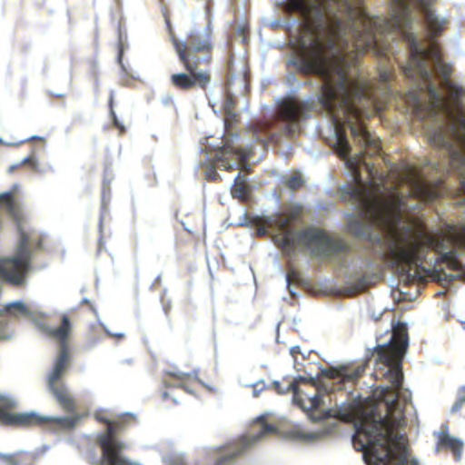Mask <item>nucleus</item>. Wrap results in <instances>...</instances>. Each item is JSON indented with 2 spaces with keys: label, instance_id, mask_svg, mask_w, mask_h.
<instances>
[{
  "label": "nucleus",
  "instance_id": "obj_1",
  "mask_svg": "<svg viewBox=\"0 0 465 465\" xmlns=\"http://www.w3.org/2000/svg\"><path fill=\"white\" fill-rule=\"evenodd\" d=\"M354 182L341 189V198L352 206L349 221V231L357 237L375 238L372 228L380 229L388 238L389 251L403 281L411 283V223H406L404 232H400L399 223L408 207L405 197L411 196V166L403 172L401 179L404 191L391 188L387 190L377 183H366L360 174L353 171Z\"/></svg>",
  "mask_w": 465,
  "mask_h": 465
},
{
  "label": "nucleus",
  "instance_id": "obj_2",
  "mask_svg": "<svg viewBox=\"0 0 465 465\" xmlns=\"http://www.w3.org/2000/svg\"><path fill=\"white\" fill-rule=\"evenodd\" d=\"M27 216L12 193L0 194V285L26 284L34 255L42 250L41 236L26 226Z\"/></svg>",
  "mask_w": 465,
  "mask_h": 465
},
{
  "label": "nucleus",
  "instance_id": "obj_3",
  "mask_svg": "<svg viewBox=\"0 0 465 465\" xmlns=\"http://www.w3.org/2000/svg\"><path fill=\"white\" fill-rule=\"evenodd\" d=\"M9 316L25 318L31 321L37 330L48 338L58 342L59 352L54 370L48 378V387L58 403L69 413H74V399L68 389L59 379L65 373L69 362L68 339L72 333L73 326L67 315L62 314L60 324L54 328L50 326V317L25 305L22 302H15L5 306L0 312V341H9L13 337Z\"/></svg>",
  "mask_w": 465,
  "mask_h": 465
},
{
  "label": "nucleus",
  "instance_id": "obj_4",
  "mask_svg": "<svg viewBox=\"0 0 465 465\" xmlns=\"http://www.w3.org/2000/svg\"><path fill=\"white\" fill-rule=\"evenodd\" d=\"M211 29L199 30L193 28L185 42L173 39V45L188 72L173 74L171 76L172 84L178 90L205 89L210 83L207 66L210 63L212 44L210 42Z\"/></svg>",
  "mask_w": 465,
  "mask_h": 465
},
{
  "label": "nucleus",
  "instance_id": "obj_5",
  "mask_svg": "<svg viewBox=\"0 0 465 465\" xmlns=\"http://www.w3.org/2000/svg\"><path fill=\"white\" fill-rule=\"evenodd\" d=\"M302 213L301 206L292 205L286 214L278 216L275 226L282 236V244L288 248H306L316 255L342 260L349 249L345 242L332 239L314 227L302 230L291 227L290 224L297 221Z\"/></svg>",
  "mask_w": 465,
  "mask_h": 465
},
{
  "label": "nucleus",
  "instance_id": "obj_6",
  "mask_svg": "<svg viewBox=\"0 0 465 465\" xmlns=\"http://www.w3.org/2000/svg\"><path fill=\"white\" fill-rule=\"evenodd\" d=\"M17 407L14 399L0 395V422L6 426L31 427L35 425H47L51 428L72 429L74 428L80 418L77 415L61 418H46L35 413H10Z\"/></svg>",
  "mask_w": 465,
  "mask_h": 465
},
{
  "label": "nucleus",
  "instance_id": "obj_7",
  "mask_svg": "<svg viewBox=\"0 0 465 465\" xmlns=\"http://www.w3.org/2000/svg\"><path fill=\"white\" fill-rule=\"evenodd\" d=\"M96 418L106 424V430L97 439L102 450L100 465H138L121 454L124 445L115 437L117 430L130 420H134V417L131 414H125L120 417L117 421H110L100 415H97Z\"/></svg>",
  "mask_w": 465,
  "mask_h": 465
},
{
  "label": "nucleus",
  "instance_id": "obj_8",
  "mask_svg": "<svg viewBox=\"0 0 465 465\" xmlns=\"http://www.w3.org/2000/svg\"><path fill=\"white\" fill-rule=\"evenodd\" d=\"M351 279L359 289H365L379 278L375 262L366 255L357 258L351 268H346Z\"/></svg>",
  "mask_w": 465,
  "mask_h": 465
},
{
  "label": "nucleus",
  "instance_id": "obj_9",
  "mask_svg": "<svg viewBox=\"0 0 465 465\" xmlns=\"http://www.w3.org/2000/svg\"><path fill=\"white\" fill-rule=\"evenodd\" d=\"M462 448L463 443L460 440L445 435L440 438L437 451H440V449L450 450L453 452L456 461L460 462Z\"/></svg>",
  "mask_w": 465,
  "mask_h": 465
},
{
  "label": "nucleus",
  "instance_id": "obj_10",
  "mask_svg": "<svg viewBox=\"0 0 465 465\" xmlns=\"http://www.w3.org/2000/svg\"><path fill=\"white\" fill-rule=\"evenodd\" d=\"M191 377V374L178 372H169L164 378L163 382L166 388H181L189 392L185 386V381Z\"/></svg>",
  "mask_w": 465,
  "mask_h": 465
},
{
  "label": "nucleus",
  "instance_id": "obj_11",
  "mask_svg": "<svg viewBox=\"0 0 465 465\" xmlns=\"http://www.w3.org/2000/svg\"><path fill=\"white\" fill-rule=\"evenodd\" d=\"M248 173H239L234 179V187L232 190L233 198L244 200L249 193V185L247 183Z\"/></svg>",
  "mask_w": 465,
  "mask_h": 465
},
{
  "label": "nucleus",
  "instance_id": "obj_12",
  "mask_svg": "<svg viewBox=\"0 0 465 465\" xmlns=\"http://www.w3.org/2000/svg\"><path fill=\"white\" fill-rule=\"evenodd\" d=\"M304 183L303 177L298 172L293 173L286 181L285 185L291 189L292 191H295L301 186H302Z\"/></svg>",
  "mask_w": 465,
  "mask_h": 465
},
{
  "label": "nucleus",
  "instance_id": "obj_13",
  "mask_svg": "<svg viewBox=\"0 0 465 465\" xmlns=\"http://www.w3.org/2000/svg\"><path fill=\"white\" fill-rule=\"evenodd\" d=\"M391 71L389 66L383 63L378 66V77L381 84H387L391 77Z\"/></svg>",
  "mask_w": 465,
  "mask_h": 465
},
{
  "label": "nucleus",
  "instance_id": "obj_14",
  "mask_svg": "<svg viewBox=\"0 0 465 465\" xmlns=\"http://www.w3.org/2000/svg\"><path fill=\"white\" fill-rule=\"evenodd\" d=\"M110 113H111V115H112V121H113V124L115 128H117L120 132V134H124L125 133V128L124 126L119 122L114 109H113V95H111V98H110Z\"/></svg>",
  "mask_w": 465,
  "mask_h": 465
},
{
  "label": "nucleus",
  "instance_id": "obj_15",
  "mask_svg": "<svg viewBox=\"0 0 465 465\" xmlns=\"http://www.w3.org/2000/svg\"><path fill=\"white\" fill-rule=\"evenodd\" d=\"M22 164L30 166L35 173H39L42 172V170L39 167L37 160L34 156H30L24 160Z\"/></svg>",
  "mask_w": 465,
  "mask_h": 465
},
{
  "label": "nucleus",
  "instance_id": "obj_16",
  "mask_svg": "<svg viewBox=\"0 0 465 465\" xmlns=\"http://www.w3.org/2000/svg\"><path fill=\"white\" fill-rule=\"evenodd\" d=\"M465 402V386L459 391V397L456 402L451 407V411H457Z\"/></svg>",
  "mask_w": 465,
  "mask_h": 465
},
{
  "label": "nucleus",
  "instance_id": "obj_17",
  "mask_svg": "<svg viewBox=\"0 0 465 465\" xmlns=\"http://www.w3.org/2000/svg\"><path fill=\"white\" fill-rule=\"evenodd\" d=\"M267 387L263 381H260L252 385L253 398H259L262 391H266Z\"/></svg>",
  "mask_w": 465,
  "mask_h": 465
},
{
  "label": "nucleus",
  "instance_id": "obj_18",
  "mask_svg": "<svg viewBox=\"0 0 465 465\" xmlns=\"http://www.w3.org/2000/svg\"><path fill=\"white\" fill-rule=\"evenodd\" d=\"M351 129V132L353 135H361L362 136V139L364 140V143H371V137L370 135L366 133L365 130H363L362 128H360V129H357L355 126H351L350 127Z\"/></svg>",
  "mask_w": 465,
  "mask_h": 465
},
{
  "label": "nucleus",
  "instance_id": "obj_19",
  "mask_svg": "<svg viewBox=\"0 0 465 465\" xmlns=\"http://www.w3.org/2000/svg\"><path fill=\"white\" fill-rule=\"evenodd\" d=\"M123 54H124V44H123V40H122V35L120 34V36H119V52H118L117 62L121 65L122 69L124 71H125V68H124V64L122 63Z\"/></svg>",
  "mask_w": 465,
  "mask_h": 465
},
{
  "label": "nucleus",
  "instance_id": "obj_20",
  "mask_svg": "<svg viewBox=\"0 0 465 465\" xmlns=\"http://www.w3.org/2000/svg\"><path fill=\"white\" fill-rule=\"evenodd\" d=\"M102 327H103V329H104V332L106 333V335H108V336H109V337H111V338H115V339H117V340H122V339H124V334H122V333H119V334L112 333V332H111V331H109L105 326H104L103 324H102Z\"/></svg>",
  "mask_w": 465,
  "mask_h": 465
},
{
  "label": "nucleus",
  "instance_id": "obj_21",
  "mask_svg": "<svg viewBox=\"0 0 465 465\" xmlns=\"http://www.w3.org/2000/svg\"><path fill=\"white\" fill-rule=\"evenodd\" d=\"M391 316H392L391 312H383V313L380 314V316L378 318H374V316H372V318L374 319L375 322H378L379 320L384 319V318L387 321H391Z\"/></svg>",
  "mask_w": 465,
  "mask_h": 465
},
{
  "label": "nucleus",
  "instance_id": "obj_22",
  "mask_svg": "<svg viewBox=\"0 0 465 465\" xmlns=\"http://www.w3.org/2000/svg\"><path fill=\"white\" fill-rule=\"evenodd\" d=\"M286 282L288 283V292H289L290 295L292 298H294L296 294L294 293V292H293V290L292 288L291 276L289 274L286 276Z\"/></svg>",
  "mask_w": 465,
  "mask_h": 465
},
{
  "label": "nucleus",
  "instance_id": "obj_23",
  "mask_svg": "<svg viewBox=\"0 0 465 465\" xmlns=\"http://www.w3.org/2000/svg\"><path fill=\"white\" fill-rule=\"evenodd\" d=\"M107 191L109 192V183H107L106 180H104L103 188V205L104 204V198Z\"/></svg>",
  "mask_w": 465,
  "mask_h": 465
},
{
  "label": "nucleus",
  "instance_id": "obj_24",
  "mask_svg": "<svg viewBox=\"0 0 465 465\" xmlns=\"http://www.w3.org/2000/svg\"><path fill=\"white\" fill-rule=\"evenodd\" d=\"M424 165L428 166V167H431L432 169H437V163H435L430 160H425Z\"/></svg>",
  "mask_w": 465,
  "mask_h": 465
},
{
  "label": "nucleus",
  "instance_id": "obj_25",
  "mask_svg": "<svg viewBox=\"0 0 465 465\" xmlns=\"http://www.w3.org/2000/svg\"><path fill=\"white\" fill-rule=\"evenodd\" d=\"M307 439H309L311 440H314L318 439V434L314 433V432H311L308 434Z\"/></svg>",
  "mask_w": 465,
  "mask_h": 465
},
{
  "label": "nucleus",
  "instance_id": "obj_26",
  "mask_svg": "<svg viewBox=\"0 0 465 465\" xmlns=\"http://www.w3.org/2000/svg\"><path fill=\"white\" fill-rule=\"evenodd\" d=\"M272 386L274 387L275 391H277L278 394H282V392L281 391V386L278 382H273L272 383Z\"/></svg>",
  "mask_w": 465,
  "mask_h": 465
},
{
  "label": "nucleus",
  "instance_id": "obj_27",
  "mask_svg": "<svg viewBox=\"0 0 465 465\" xmlns=\"http://www.w3.org/2000/svg\"><path fill=\"white\" fill-rule=\"evenodd\" d=\"M237 80H238L239 84H241V85L243 84L244 88L246 87V79L244 76H241Z\"/></svg>",
  "mask_w": 465,
  "mask_h": 465
},
{
  "label": "nucleus",
  "instance_id": "obj_28",
  "mask_svg": "<svg viewBox=\"0 0 465 465\" xmlns=\"http://www.w3.org/2000/svg\"><path fill=\"white\" fill-rule=\"evenodd\" d=\"M194 377H195V380H197V381H198L199 383H201V384H203L204 387H206V386L203 383V381H202L199 378H197L196 373H194Z\"/></svg>",
  "mask_w": 465,
  "mask_h": 465
},
{
  "label": "nucleus",
  "instance_id": "obj_29",
  "mask_svg": "<svg viewBox=\"0 0 465 465\" xmlns=\"http://www.w3.org/2000/svg\"><path fill=\"white\" fill-rule=\"evenodd\" d=\"M33 139H34V140H43V138L38 137V136H36V137H33Z\"/></svg>",
  "mask_w": 465,
  "mask_h": 465
},
{
  "label": "nucleus",
  "instance_id": "obj_30",
  "mask_svg": "<svg viewBox=\"0 0 465 465\" xmlns=\"http://www.w3.org/2000/svg\"><path fill=\"white\" fill-rule=\"evenodd\" d=\"M163 397H164V398H167V397H168V393H167V392H164V393H163Z\"/></svg>",
  "mask_w": 465,
  "mask_h": 465
},
{
  "label": "nucleus",
  "instance_id": "obj_31",
  "mask_svg": "<svg viewBox=\"0 0 465 465\" xmlns=\"http://www.w3.org/2000/svg\"><path fill=\"white\" fill-rule=\"evenodd\" d=\"M301 382H304L305 383V380L304 379H301Z\"/></svg>",
  "mask_w": 465,
  "mask_h": 465
},
{
  "label": "nucleus",
  "instance_id": "obj_32",
  "mask_svg": "<svg viewBox=\"0 0 465 465\" xmlns=\"http://www.w3.org/2000/svg\"><path fill=\"white\" fill-rule=\"evenodd\" d=\"M3 143V141L0 139V143Z\"/></svg>",
  "mask_w": 465,
  "mask_h": 465
}]
</instances>
